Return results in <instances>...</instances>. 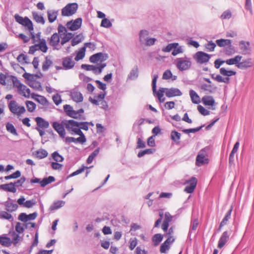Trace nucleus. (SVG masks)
I'll use <instances>...</instances> for the list:
<instances>
[{"label": "nucleus", "mask_w": 254, "mask_h": 254, "mask_svg": "<svg viewBox=\"0 0 254 254\" xmlns=\"http://www.w3.org/2000/svg\"><path fill=\"white\" fill-rule=\"evenodd\" d=\"M138 68L137 65H135L128 75L127 79L132 80L136 79L138 76Z\"/></svg>", "instance_id": "obj_28"}, {"label": "nucleus", "mask_w": 254, "mask_h": 254, "mask_svg": "<svg viewBox=\"0 0 254 254\" xmlns=\"http://www.w3.org/2000/svg\"><path fill=\"white\" fill-rule=\"evenodd\" d=\"M112 24L111 21L107 18H104L101 22V26L105 28H110L112 26Z\"/></svg>", "instance_id": "obj_59"}, {"label": "nucleus", "mask_w": 254, "mask_h": 254, "mask_svg": "<svg viewBox=\"0 0 254 254\" xmlns=\"http://www.w3.org/2000/svg\"><path fill=\"white\" fill-rule=\"evenodd\" d=\"M211 57L210 56L202 51L197 52L193 56V58L196 63L200 64H203L207 63Z\"/></svg>", "instance_id": "obj_7"}, {"label": "nucleus", "mask_w": 254, "mask_h": 254, "mask_svg": "<svg viewBox=\"0 0 254 254\" xmlns=\"http://www.w3.org/2000/svg\"><path fill=\"white\" fill-rule=\"evenodd\" d=\"M52 126L62 138L65 137V131L64 128V126L63 124L57 122H54L53 123Z\"/></svg>", "instance_id": "obj_16"}, {"label": "nucleus", "mask_w": 254, "mask_h": 254, "mask_svg": "<svg viewBox=\"0 0 254 254\" xmlns=\"http://www.w3.org/2000/svg\"><path fill=\"white\" fill-rule=\"evenodd\" d=\"M84 113V110L82 108L80 109L77 111H75V115L77 118H74L75 119H80V120H85V118L84 116H82L81 114Z\"/></svg>", "instance_id": "obj_61"}, {"label": "nucleus", "mask_w": 254, "mask_h": 254, "mask_svg": "<svg viewBox=\"0 0 254 254\" xmlns=\"http://www.w3.org/2000/svg\"><path fill=\"white\" fill-rule=\"evenodd\" d=\"M64 110L68 116L73 119L77 118L75 116V115L76 114L75 111L73 110V108L70 105L67 104L64 105Z\"/></svg>", "instance_id": "obj_23"}, {"label": "nucleus", "mask_w": 254, "mask_h": 254, "mask_svg": "<svg viewBox=\"0 0 254 254\" xmlns=\"http://www.w3.org/2000/svg\"><path fill=\"white\" fill-rule=\"evenodd\" d=\"M78 9V4L76 2L69 3L66 4L62 9V15L70 16L76 12Z\"/></svg>", "instance_id": "obj_3"}, {"label": "nucleus", "mask_w": 254, "mask_h": 254, "mask_svg": "<svg viewBox=\"0 0 254 254\" xmlns=\"http://www.w3.org/2000/svg\"><path fill=\"white\" fill-rule=\"evenodd\" d=\"M32 16L34 20H35L36 22L41 23L42 24L45 23V21L44 17L42 15L38 14L37 12H33Z\"/></svg>", "instance_id": "obj_40"}, {"label": "nucleus", "mask_w": 254, "mask_h": 254, "mask_svg": "<svg viewBox=\"0 0 254 254\" xmlns=\"http://www.w3.org/2000/svg\"><path fill=\"white\" fill-rule=\"evenodd\" d=\"M5 127H6V130L8 132L12 134V135H15V136L18 135V134L17 132V130L15 128V127H14V126H13V125L12 123H9V122L5 124Z\"/></svg>", "instance_id": "obj_30"}, {"label": "nucleus", "mask_w": 254, "mask_h": 254, "mask_svg": "<svg viewBox=\"0 0 254 254\" xmlns=\"http://www.w3.org/2000/svg\"><path fill=\"white\" fill-rule=\"evenodd\" d=\"M163 236L161 234H156L152 237V241L155 246H157L162 241Z\"/></svg>", "instance_id": "obj_47"}, {"label": "nucleus", "mask_w": 254, "mask_h": 254, "mask_svg": "<svg viewBox=\"0 0 254 254\" xmlns=\"http://www.w3.org/2000/svg\"><path fill=\"white\" fill-rule=\"evenodd\" d=\"M82 41V39L81 38V35L79 34L76 35L75 37L72 39L71 40V45L72 46H75L77 45L79 43Z\"/></svg>", "instance_id": "obj_57"}, {"label": "nucleus", "mask_w": 254, "mask_h": 254, "mask_svg": "<svg viewBox=\"0 0 254 254\" xmlns=\"http://www.w3.org/2000/svg\"><path fill=\"white\" fill-rule=\"evenodd\" d=\"M15 19L17 22L24 26L28 29L30 31H33L34 29L32 21L27 17L24 18L20 16L18 14H15L14 16Z\"/></svg>", "instance_id": "obj_6"}, {"label": "nucleus", "mask_w": 254, "mask_h": 254, "mask_svg": "<svg viewBox=\"0 0 254 254\" xmlns=\"http://www.w3.org/2000/svg\"><path fill=\"white\" fill-rule=\"evenodd\" d=\"M200 88L201 89L207 91L209 93H214L217 90V87L214 84H207L206 83L201 84Z\"/></svg>", "instance_id": "obj_21"}, {"label": "nucleus", "mask_w": 254, "mask_h": 254, "mask_svg": "<svg viewBox=\"0 0 254 254\" xmlns=\"http://www.w3.org/2000/svg\"><path fill=\"white\" fill-rule=\"evenodd\" d=\"M232 210H233V206L231 205L230 209L226 212V213L224 217L223 218L221 222L222 223V224H224L225 225H226L227 224L228 221L231 218Z\"/></svg>", "instance_id": "obj_44"}, {"label": "nucleus", "mask_w": 254, "mask_h": 254, "mask_svg": "<svg viewBox=\"0 0 254 254\" xmlns=\"http://www.w3.org/2000/svg\"><path fill=\"white\" fill-rule=\"evenodd\" d=\"M155 149L154 148L146 149L140 151L137 154V157L141 158L146 154H151L155 152Z\"/></svg>", "instance_id": "obj_43"}, {"label": "nucleus", "mask_w": 254, "mask_h": 254, "mask_svg": "<svg viewBox=\"0 0 254 254\" xmlns=\"http://www.w3.org/2000/svg\"><path fill=\"white\" fill-rule=\"evenodd\" d=\"M64 126L67 130L72 134L79 127V122L73 120H69L65 121Z\"/></svg>", "instance_id": "obj_10"}, {"label": "nucleus", "mask_w": 254, "mask_h": 254, "mask_svg": "<svg viewBox=\"0 0 254 254\" xmlns=\"http://www.w3.org/2000/svg\"><path fill=\"white\" fill-rule=\"evenodd\" d=\"M205 47L208 51L212 52L214 50L215 48L216 47V44L211 41L205 44Z\"/></svg>", "instance_id": "obj_60"}, {"label": "nucleus", "mask_w": 254, "mask_h": 254, "mask_svg": "<svg viewBox=\"0 0 254 254\" xmlns=\"http://www.w3.org/2000/svg\"><path fill=\"white\" fill-rule=\"evenodd\" d=\"M230 233H229L228 231H226L224 232L219 240L218 248L221 249L223 247L228 241Z\"/></svg>", "instance_id": "obj_19"}, {"label": "nucleus", "mask_w": 254, "mask_h": 254, "mask_svg": "<svg viewBox=\"0 0 254 254\" xmlns=\"http://www.w3.org/2000/svg\"><path fill=\"white\" fill-rule=\"evenodd\" d=\"M8 77H9L10 79L12 81L13 86L17 87L18 89L19 88H21L22 84L20 81L17 79V78L13 75H10L8 76Z\"/></svg>", "instance_id": "obj_45"}, {"label": "nucleus", "mask_w": 254, "mask_h": 254, "mask_svg": "<svg viewBox=\"0 0 254 254\" xmlns=\"http://www.w3.org/2000/svg\"><path fill=\"white\" fill-rule=\"evenodd\" d=\"M32 97L36 101L43 105H47L48 103V101L47 99L43 96L33 94Z\"/></svg>", "instance_id": "obj_27"}, {"label": "nucleus", "mask_w": 254, "mask_h": 254, "mask_svg": "<svg viewBox=\"0 0 254 254\" xmlns=\"http://www.w3.org/2000/svg\"><path fill=\"white\" fill-rule=\"evenodd\" d=\"M98 66L94 65H90L86 64H82L81 66L82 69H84L87 71H93L96 74H100L103 69L106 66L105 63L100 64H97Z\"/></svg>", "instance_id": "obj_5"}, {"label": "nucleus", "mask_w": 254, "mask_h": 254, "mask_svg": "<svg viewBox=\"0 0 254 254\" xmlns=\"http://www.w3.org/2000/svg\"><path fill=\"white\" fill-rule=\"evenodd\" d=\"M85 168H88L87 167H86L84 165L82 166V167L81 168H80L79 169H77L76 171L73 172L72 173H71V174H70L68 177H67V178H69V177H73V176H75L76 175H77L81 173H82Z\"/></svg>", "instance_id": "obj_55"}, {"label": "nucleus", "mask_w": 254, "mask_h": 254, "mask_svg": "<svg viewBox=\"0 0 254 254\" xmlns=\"http://www.w3.org/2000/svg\"><path fill=\"white\" fill-rule=\"evenodd\" d=\"M170 249V246L165 243H163L161 244L160 249V252L161 253H166V252Z\"/></svg>", "instance_id": "obj_63"}, {"label": "nucleus", "mask_w": 254, "mask_h": 254, "mask_svg": "<svg viewBox=\"0 0 254 254\" xmlns=\"http://www.w3.org/2000/svg\"><path fill=\"white\" fill-rule=\"evenodd\" d=\"M242 58V57L241 56L237 55L234 58H231L226 60L225 63L228 65L236 64V66L237 67V64H238L239 62L241 61Z\"/></svg>", "instance_id": "obj_29"}, {"label": "nucleus", "mask_w": 254, "mask_h": 254, "mask_svg": "<svg viewBox=\"0 0 254 254\" xmlns=\"http://www.w3.org/2000/svg\"><path fill=\"white\" fill-rule=\"evenodd\" d=\"M252 66L253 63L250 59L244 60L242 62H239V64H237V67L240 69H246Z\"/></svg>", "instance_id": "obj_24"}, {"label": "nucleus", "mask_w": 254, "mask_h": 254, "mask_svg": "<svg viewBox=\"0 0 254 254\" xmlns=\"http://www.w3.org/2000/svg\"><path fill=\"white\" fill-rule=\"evenodd\" d=\"M25 181L26 178L24 176H22L20 179L18 180L14 183H13L14 187L19 188L21 187Z\"/></svg>", "instance_id": "obj_54"}, {"label": "nucleus", "mask_w": 254, "mask_h": 254, "mask_svg": "<svg viewBox=\"0 0 254 254\" xmlns=\"http://www.w3.org/2000/svg\"><path fill=\"white\" fill-rule=\"evenodd\" d=\"M197 182V179L194 177H192L190 180L186 181V183L188 185L185 187L184 191L189 193L193 192L196 188Z\"/></svg>", "instance_id": "obj_11"}, {"label": "nucleus", "mask_w": 254, "mask_h": 254, "mask_svg": "<svg viewBox=\"0 0 254 254\" xmlns=\"http://www.w3.org/2000/svg\"><path fill=\"white\" fill-rule=\"evenodd\" d=\"M197 110L198 112L202 115L203 116H208L210 115V111L205 109L203 106L201 105H198L197 106Z\"/></svg>", "instance_id": "obj_56"}, {"label": "nucleus", "mask_w": 254, "mask_h": 254, "mask_svg": "<svg viewBox=\"0 0 254 254\" xmlns=\"http://www.w3.org/2000/svg\"><path fill=\"white\" fill-rule=\"evenodd\" d=\"M95 82L97 84V87L99 89L102 90L104 91H105L107 88L106 84L105 83H103L99 80H96Z\"/></svg>", "instance_id": "obj_64"}, {"label": "nucleus", "mask_w": 254, "mask_h": 254, "mask_svg": "<svg viewBox=\"0 0 254 254\" xmlns=\"http://www.w3.org/2000/svg\"><path fill=\"white\" fill-rule=\"evenodd\" d=\"M14 202V200L11 199L10 197H8L6 201L2 202L1 204L5 206V209L7 212H13L15 211L18 207L17 204Z\"/></svg>", "instance_id": "obj_9"}, {"label": "nucleus", "mask_w": 254, "mask_h": 254, "mask_svg": "<svg viewBox=\"0 0 254 254\" xmlns=\"http://www.w3.org/2000/svg\"><path fill=\"white\" fill-rule=\"evenodd\" d=\"M158 78V75L157 74H153V78L152 81V91L154 95H156L161 102H163L165 99H162L163 97L164 93L166 92L165 88H160L158 92H156V83Z\"/></svg>", "instance_id": "obj_2"}, {"label": "nucleus", "mask_w": 254, "mask_h": 254, "mask_svg": "<svg viewBox=\"0 0 254 254\" xmlns=\"http://www.w3.org/2000/svg\"><path fill=\"white\" fill-rule=\"evenodd\" d=\"M0 189L5 191L15 193L16 191V189L14 187L13 183L11 182L9 184H6L0 185Z\"/></svg>", "instance_id": "obj_25"}, {"label": "nucleus", "mask_w": 254, "mask_h": 254, "mask_svg": "<svg viewBox=\"0 0 254 254\" xmlns=\"http://www.w3.org/2000/svg\"><path fill=\"white\" fill-rule=\"evenodd\" d=\"M0 244L3 246L8 247L11 245V241L9 237L4 235L0 236Z\"/></svg>", "instance_id": "obj_31"}, {"label": "nucleus", "mask_w": 254, "mask_h": 254, "mask_svg": "<svg viewBox=\"0 0 254 254\" xmlns=\"http://www.w3.org/2000/svg\"><path fill=\"white\" fill-rule=\"evenodd\" d=\"M82 19L81 18H77L74 20H71L67 22L66 26L71 31L78 30L81 27Z\"/></svg>", "instance_id": "obj_12"}, {"label": "nucleus", "mask_w": 254, "mask_h": 254, "mask_svg": "<svg viewBox=\"0 0 254 254\" xmlns=\"http://www.w3.org/2000/svg\"><path fill=\"white\" fill-rule=\"evenodd\" d=\"M108 58L107 54H103L101 52L92 55L90 58L89 61L91 63L95 64L98 61L103 62L107 60Z\"/></svg>", "instance_id": "obj_14"}, {"label": "nucleus", "mask_w": 254, "mask_h": 254, "mask_svg": "<svg viewBox=\"0 0 254 254\" xmlns=\"http://www.w3.org/2000/svg\"><path fill=\"white\" fill-rule=\"evenodd\" d=\"M171 138L177 144H180V139L181 134L176 130H172L171 132Z\"/></svg>", "instance_id": "obj_32"}, {"label": "nucleus", "mask_w": 254, "mask_h": 254, "mask_svg": "<svg viewBox=\"0 0 254 254\" xmlns=\"http://www.w3.org/2000/svg\"><path fill=\"white\" fill-rule=\"evenodd\" d=\"M52 99L56 105H59L62 101L61 97L59 94L54 95L53 96Z\"/></svg>", "instance_id": "obj_62"}, {"label": "nucleus", "mask_w": 254, "mask_h": 254, "mask_svg": "<svg viewBox=\"0 0 254 254\" xmlns=\"http://www.w3.org/2000/svg\"><path fill=\"white\" fill-rule=\"evenodd\" d=\"M216 43L220 47H223L231 44L232 41L230 39H221L217 40Z\"/></svg>", "instance_id": "obj_38"}, {"label": "nucleus", "mask_w": 254, "mask_h": 254, "mask_svg": "<svg viewBox=\"0 0 254 254\" xmlns=\"http://www.w3.org/2000/svg\"><path fill=\"white\" fill-rule=\"evenodd\" d=\"M164 216L165 217L163 222L169 225V223L172 221L173 216L169 212H166Z\"/></svg>", "instance_id": "obj_58"}, {"label": "nucleus", "mask_w": 254, "mask_h": 254, "mask_svg": "<svg viewBox=\"0 0 254 254\" xmlns=\"http://www.w3.org/2000/svg\"><path fill=\"white\" fill-rule=\"evenodd\" d=\"M202 102L205 106H211L210 108L212 110H215L216 107L214 105L215 103V100L212 96L205 95L202 98Z\"/></svg>", "instance_id": "obj_17"}, {"label": "nucleus", "mask_w": 254, "mask_h": 254, "mask_svg": "<svg viewBox=\"0 0 254 254\" xmlns=\"http://www.w3.org/2000/svg\"><path fill=\"white\" fill-rule=\"evenodd\" d=\"M64 204L65 201L63 200H58L54 202L53 204L50 206V209L51 210L58 209L63 206L64 205Z\"/></svg>", "instance_id": "obj_42"}, {"label": "nucleus", "mask_w": 254, "mask_h": 254, "mask_svg": "<svg viewBox=\"0 0 254 254\" xmlns=\"http://www.w3.org/2000/svg\"><path fill=\"white\" fill-rule=\"evenodd\" d=\"M52 61L49 59L48 57L45 58V61L43 62L42 64V70L46 71L48 70L50 66L52 64Z\"/></svg>", "instance_id": "obj_46"}, {"label": "nucleus", "mask_w": 254, "mask_h": 254, "mask_svg": "<svg viewBox=\"0 0 254 254\" xmlns=\"http://www.w3.org/2000/svg\"><path fill=\"white\" fill-rule=\"evenodd\" d=\"M75 65V62L72 60V56H67L62 59V65L65 70L72 69Z\"/></svg>", "instance_id": "obj_15"}, {"label": "nucleus", "mask_w": 254, "mask_h": 254, "mask_svg": "<svg viewBox=\"0 0 254 254\" xmlns=\"http://www.w3.org/2000/svg\"><path fill=\"white\" fill-rule=\"evenodd\" d=\"M64 36L62 38V40L61 41V44L62 45H64L66 43L68 42L73 36V34L70 32H66L64 34Z\"/></svg>", "instance_id": "obj_41"}, {"label": "nucleus", "mask_w": 254, "mask_h": 254, "mask_svg": "<svg viewBox=\"0 0 254 254\" xmlns=\"http://www.w3.org/2000/svg\"><path fill=\"white\" fill-rule=\"evenodd\" d=\"M37 127H40V128H48L49 127V123L41 117H37L35 119Z\"/></svg>", "instance_id": "obj_20"}, {"label": "nucleus", "mask_w": 254, "mask_h": 254, "mask_svg": "<svg viewBox=\"0 0 254 254\" xmlns=\"http://www.w3.org/2000/svg\"><path fill=\"white\" fill-rule=\"evenodd\" d=\"M8 108L11 113L17 115H20L25 112V109L24 106H17L16 102L15 100L10 101L8 104Z\"/></svg>", "instance_id": "obj_8"}, {"label": "nucleus", "mask_w": 254, "mask_h": 254, "mask_svg": "<svg viewBox=\"0 0 254 254\" xmlns=\"http://www.w3.org/2000/svg\"><path fill=\"white\" fill-rule=\"evenodd\" d=\"M166 88L165 95L168 97L180 96L182 95V92L178 88Z\"/></svg>", "instance_id": "obj_18"}, {"label": "nucleus", "mask_w": 254, "mask_h": 254, "mask_svg": "<svg viewBox=\"0 0 254 254\" xmlns=\"http://www.w3.org/2000/svg\"><path fill=\"white\" fill-rule=\"evenodd\" d=\"M250 44L249 42H246L244 41H241L239 44L240 49L244 54H247L250 50Z\"/></svg>", "instance_id": "obj_35"}, {"label": "nucleus", "mask_w": 254, "mask_h": 254, "mask_svg": "<svg viewBox=\"0 0 254 254\" xmlns=\"http://www.w3.org/2000/svg\"><path fill=\"white\" fill-rule=\"evenodd\" d=\"M86 47L83 46L81 47L79 51L77 53L75 57L74 60L76 61H78L84 58L85 55Z\"/></svg>", "instance_id": "obj_34"}, {"label": "nucleus", "mask_w": 254, "mask_h": 254, "mask_svg": "<svg viewBox=\"0 0 254 254\" xmlns=\"http://www.w3.org/2000/svg\"><path fill=\"white\" fill-rule=\"evenodd\" d=\"M207 148H204L201 149L198 152L195 161V165L197 166H200L204 164H208L209 162L207 156Z\"/></svg>", "instance_id": "obj_4"}, {"label": "nucleus", "mask_w": 254, "mask_h": 254, "mask_svg": "<svg viewBox=\"0 0 254 254\" xmlns=\"http://www.w3.org/2000/svg\"><path fill=\"white\" fill-rule=\"evenodd\" d=\"M190 95L193 103L197 104L200 103V98L195 91L191 89L190 90Z\"/></svg>", "instance_id": "obj_33"}, {"label": "nucleus", "mask_w": 254, "mask_h": 254, "mask_svg": "<svg viewBox=\"0 0 254 254\" xmlns=\"http://www.w3.org/2000/svg\"><path fill=\"white\" fill-rule=\"evenodd\" d=\"M38 45V49L41 50L43 53H46L48 50V47L46 44V42L44 39H40V42Z\"/></svg>", "instance_id": "obj_37"}, {"label": "nucleus", "mask_w": 254, "mask_h": 254, "mask_svg": "<svg viewBox=\"0 0 254 254\" xmlns=\"http://www.w3.org/2000/svg\"><path fill=\"white\" fill-rule=\"evenodd\" d=\"M149 32L146 30H142L139 32V41L141 43H143L147 39Z\"/></svg>", "instance_id": "obj_49"}, {"label": "nucleus", "mask_w": 254, "mask_h": 254, "mask_svg": "<svg viewBox=\"0 0 254 254\" xmlns=\"http://www.w3.org/2000/svg\"><path fill=\"white\" fill-rule=\"evenodd\" d=\"M53 159L56 162H63L64 160V157L61 155L58 151H55L52 154Z\"/></svg>", "instance_id": "obj_51"}, {"label": "nucleus", "mask_w": 254, "mask_h": 254, "mask_svg": "<svg viewBox=\"0 0 254 254\" xmlns=\"http://www.w3.org/2000/svg\"><path fill=\"white\" fill-rule=\"evenodd\" d=\"M176 46H179L178 43L169 44L166 47L163 48L162 50L164 52H169Z\"/></svg>", "instance_id": "obj_53"}, {"label": "nucleus", "mask_w": 254, "mask_h": 254, "mask_svg": "<svg viewBox=\"0 0 254 254\" xmlns=\"http://www.w3.org/2000/svg\"><path fill=\"white\" fill-rule=\"evenodd\" d=\"M27 110L29 112H33L36 109V105L32 101H26L25 102Z\"/></svg>", "instance_id": "obj_50"}, {"label": "nucleus", "mask_w": 254, "mask_h": 254, "mask_svg": "<svg viewBox=\"0 0 254 254\" xmlns=\"http://www.w3.org/2000/svg\"><path fill=\"white\" fill-rule=\"evenodd\" d=\"M175 64L177 68L181 71L189 70L191 66L190 59L187 57L177 58L175 60Z\"/></svg>", "instance_id": "obj_1"}, {"label": "nucleus", "mask_w": 254, "mask_h": 254, "mask_svg": "<svg viewBox=\"0 0 254 254\" xmlns=\"http://www.w3.org/2000/svg\"><path fill=\"white\" fill-rule=\"evenodd\" d=\"M65 141L66 142H74L77 143L78 142L80 143L81 144L84 143L86 141L84 140V138L83 137H78L75 138L73 137H66L65 139Z\"/></svg>", "instance_id": "obj_36"}, {"label": "nucleus", "mask_w": 254, "mask_h": 254, "mask_svg": "<svg viewBox=\"0 0 254 254\" xmlns=\"http://www.w3.org/2000/svg\"><path fill=\"white\" fill-rule=\"evenodd\" d=\"M48 18L50 23L54 22L57 18L58 11L55 10H50L47 11Z\"/></svg>", "instance_id": "obj_26"}, {"label": "nucleus", "mask_w": 254, "mask_h": 254, "mask_svg": "<svg viewBox=\"0 0 254 254\" xmlns=\"http://www.w3.org/2000/svg\"><path fill=\"white\" fill-rule=\"evenodd\" d=\"M204 127V125H202L200 127H197L196 128L184 129L183 130H182V131L185 133H195V132H196L199 131Z\"/></svg>", "instance_id": "obj_52"}, {"label": "nucleus", "mask_w": 254, "mask_h": 254, "mask_svg": "<svg viewBox=\"0 0 254 254\" xmlns=\"http://www.w3.org/2000/svg\"><path fill=\"white\" fill-rule=\"evenodd\" d=\"M36 154L37 158L39 159H43L48 156V153L46 150L44 149H40L36 151Z\"/></svg>", "instance_id": "obj_48"}, {"label": "nucleus", "mask_w": 254, "mask_h": 254, "mask_svg": "<svg viewBox=\"0 0 254 254\" xmlns=\"http://www.w3.org/2000/svg\"><path fill=\"white\" fill-rule=\"evenodd\" d=\"M70 96L76 103L81 102L83 100V96L77 88H74L70 91Z\"/></svg>", "instance_id": "obj_13"}, {"label": "nucleus", "mask_w": 254, "mask_h": 254, "mask_svg": "<svg viewBox=\"0 0 254 254\" xmlns=\"http://www.w3.org/2000/svg\"><path fill=\"white\" fill-rule=\"evenodd\" d=\"M60 42V37L58 33H54L49 41V44L54 47H56Z\"/></svg>", "instance_id": "obj_22"}, {"label": "nucleus", "mask_w": 254, "mask_h": 254, "mask_svg": "<svg viewBox=\"0 0 254 254\" xmlns=\"http://www.w3.org/2000/svg\"><path fill=\"white\" fill-rule=\"evenodd\" d=\"M11 212H8L6 211H0V219L10 220H13V217L12 215L10 214Z\"/></svg>", "instance_id": "obj_39"}]
</instances>
